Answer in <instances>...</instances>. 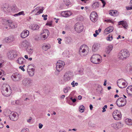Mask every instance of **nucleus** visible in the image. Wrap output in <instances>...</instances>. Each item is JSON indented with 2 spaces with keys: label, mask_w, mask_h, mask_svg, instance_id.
Wrapping results in <instances>:
<instances>
[{
  "label": "nucleus",
  "mask_w": 132,
  "mask_h": 132,
  "mask_svg": "<svg viewBox=\"0 0 132 132\" xmlns=\"http://www.w3.org/2000/svg\"><path fill=\"white\" fill-rule=\"evenodd\" d=\"M101 56L98 54H94L90 58L91 62L95 64H98L100 63L101 61L99 58Z\"/></svg>",
  "instance_id": "1"
},
{
  "label": "nucleus",
  "mask_w": 132,
  "mask_h": 132,
  "mask_svg": "<svg viewBox=\"0 0 132 132\" xmlns=\"http://www.w3.org/2000/svg\"><path fill=\"white\" fill-rule=\"evenodd\" d=\"M129 55V54L128 51L122 50L119 52L118 57L119 59L123 60V59L127 58Z\"/></svg>",
  "instance_id": "2"
},
{
  "label": "nucleus",
  "mask_w": 132,
  "mask_h": 132,
  "mask_svg": "<svg viewBox=\"0 0 132 132\" xmlns=\"http://www.w3.org/2000/svg\"><path fill=\"white\" fill-rule=\"evenodd\" d=\"M116 104L119 107L124 106L126 104V100L125 98L123 97L119 98L117 100Z\"/></svg>",
  "instance_id": "3"
},
{
  "label": "nucleus",
  "mask_w": 132,
  "mask_h": 132,
  "mask_svg": "<svg viewBox=\"0 0 132 132\" xmlns=\"http://www.w3.org/2000/svg\"><path fill=\"white\" fill-rule=\"evenodd\" d=\"M11 78L13 81L17 82L21 80L22 76L20 74L18 73H15L12 75Z\"/></svg>",
  "instance_id": "4"
},
{
  "label": "nucleus",
  "mask_w": 132,
  "mask_h": 132,
  "mask_svg": "<svg viewBox=\"0 0 132 132\" xmlns=\"http://www.w3.org/2000/svg\"><path fill=\"white\" fill-rule=\"evenodd\" d=\"M56 68L57 70L59 72H60L63 68L65 65V63L64 62L61 61H57L56 64Z\"/></svg>",
  "instance_id": "5"
},
{
  "label": "nucleus",
  "mask_w": 132,
  "mask_h": 132,
  "mask_svg": "<svg viewBox=\"0 0 132 132\" xmlns=\"http://www.w3.org/2000/svg\"><path fill=\"white\" fill-rule=\"evenodd\" d=\"M32 80L29 78H24L22 80V84L24 86L29 87L31 85Z\"/></svg>",
  "instance_id": "6"
},
{
  "label": "nucleus",
  "mask_w": 132,
  "mask_h": 132,
  "mask_svg": "<svg viewBox=\"0 0 132 132\" xmlns=\"http://www.w3.org/2000/svg\"><path fill=\"white\" fill-rule=\"evenodd\" d=\"M8 87H9L10 90V91H9L8 88L7 87L5 86L3 88V91H2V93L3 94L6 96H10L12 90L10 89V86H8Z\"/></svg>",
  "instance_id": "7"
},
{
  "label": "nucleus",
  "mask_w": 132,
  "mask_h": 132,
  "mask_svg": "<svg viewBox=\"0 0 132 132\" xmlns=\"http://www.w3.org/2000/svg\"><path fill=\"white\" fill-rule=\"evenodd\" d=\"M74 27L75 30L78 33L81 32L83 29V27L82 24H80L78 23H77L75 25Z\"/></svg>",
  "instance_id": "8"
},
{
  "label": "nucleus",
  "mask_w": 132,
  "mask_h": 132,
  "mask_svg": "<svg viewBox=\"0 0 132 132\" xmlns=\"http://www.w3.org/2000/svg\"><path fill=\"white\" fill-rule=\"evenodd\" d=\"M112 116L113 118L116 120H120L121 117V112L118 110L114 111L113 113Z\"/></svg>",
  "instance_id": "9"
},
{
  "label": "nucleus",
  "mask_w": 132,
  "mask_h": 132,
  "mask_svg": "<svg viewBox=\"0 0 132 132\" xmlns=\"http://www.w3.org/2000/svg\"><path fill=\"white\" fill-rule=\"evenodd\" d=\"M98 16L97 13L95 11L92 12L90 15V19L93 22L96 21L97 20Z\"/></svg>",
  "instance_id": "10"
},
{
  "label": "nucleus",
  "mask_w": 132,
  "mask_h": 132,
  "mask_svg": "<svg viewBox=\"0 0 132 132\" xmlns=\"http://www.w3.org/2000/svg\"><path fill=\"white\" fill-rule=\"evenodd\" d=\"M83 47V46L81 45L80 47L79 50V53L80 55L81 56H85L87 55L88 53L89 52V50H88V52L86 51V50L85 48L82 49Z\"/></svg>",
  "instance_id": "11"
},
{
  "label": "nucleus",
  "mask_w": 132,
  "mask_h": 132,
  "mask_svg": "<svg viewBox=\"0 0 132 132\" xmlns=\"http://www.w3.org/2000/svg\"><path fill=\"white\" fill-rule=\"evenodd\" d=\"M8 58L10 59H12L16 57L17 54L16 52L14 51H10L7 53Z\"/></svg>",
  "instance_id": "12"
},
{
  "label": "nucleus",
  "mask_w": 132,
  "mask_h": 132,
  "mask_svg": "<svg viewBox=\"0 0 132 132\" xmlns=\"http://www.w3.org/2000/svg\"><path fill=\"white\" fill-rule=\"evenodd\" d=\"M123 80L122 79H120L117 81V84L118 86L121 88H123L126 86V83L125 82H122L121 81Z\"/></svg>",
  "instance_id": "13"
},
{
  "label": "nucleus",
  "mask_w": 132,
  "mask_h": 132,
  "mask_svg": "<svg viewBox=\"0 0 132 132\" xmlns=\"http://www.w3.org/2000/svg\"><path fill=\"white\" fill-rule=\"evenodd\" d=\"M32 65H29L28 66L27 72L29 76L31 77L33 76L34 74L35 69L31 68Z\"/></svg>",
  "instance_id": "14"
},
{
  "label": "nucleus",
  "mask_w": 132,
  "mask_h": 132,
  "mask_svg": "<svg viewBox=\"0 0 132 132\" xmlns=\"http://www.w3.org/2000/svg\"><path fill=\"white\" fill-rule=\"evenodd\" d=\"M10 119L12 121H16L18 119V117L16 116V113L12 112L9 116Z\"/></svg>",
  "instance_id": "15"
},
{
  "label": "nucleus",
  "mask_w": 132,
  "mask_h": 132,
  "mask_svg": "<svg viewBox=\"0 0 132 132\" xmlns=\"http://www.w3.org/2000/svg\"><path fill=\"white\" fill-rule=\"evenodd\" d=\"M29 45V43L27 41L24 40L21 43V44L20 45V47L22 48H26V49L27 48H28Z\"/></svg>",
  "instance_id": "16"
},
{
  "label": "nucleus",
  "mask_w": 132,
  "mask_h": 132,
  "mask_svg": "<svg viewBox=\"0 0 132 132\" xmlns=\"http://www.w3.org/2000/svg\"><path fill=\"white\" fill-rule=\"evenodd\" d=\"M29 34V31L27 30H25L22 32L21 34V37L22 38H25L28 36Z\"/></svg>",
  "instance_id": "17"
},
{
  "label": "nucleus",
  "mask_w": 132,
  "mask_h": 132,
  "mask_svg": "<svg viewBox=\"0 0 132 132\" xmlns=\"http://www.w3.org/2000/svg\"><path fill=\"white\" fill-rule=\"evenodd\" d=\"M14 39L11 36L5 38L4 40V41L7 43H10L13 42Z\"/></svg>",
  "instance_id": "18"
},
{
  "label": "nucleus",
  "mask_w": 132,
  "mask_h": 132,
  "mask_svg": "<svg viewBox=\"0 0 132 132\" xmlns=\"http://www.w3.org/2000/svg\"><path fill=\"white\" fill-rule=\"evenodd\" d=\"M100 46V44L98 43H95L93 46V51L95 52L97 51Z\"/></svg>",
  "instance_id": "19"
},
{
  "label": "nucleus",
  "mask_w": 132,
  "mask_h": 132,
  "mask_svg": "<svg viewBox=\"0 0 132 132\" xmlns=\"http://www.w3.org/2000/svg\"><path fill=\"white\" fill-rule=\"evenodd\" d=\"M118 24L122 25V26L125 29H127L128 26L127 23L126 21H119L118 23Z\"/></svg>",
  "instance_id": "20"
},
{
  "label": "nucleus",
  "mask_w": 132,
  "mask_h": 132,
  "mask_svg": "<svg viewBox=\"0 0 132 132\" xmlns=\"http://www.w3.org/2000/svg\"><path fill=\"white\" fill-rule=\"evenodd\" d=\"M113 30V28L112 26H110L106 29L104 30V32L107 34L112 31Z\"/></svg>",
  "instance_id": "21"
},
{
  "label": "nucleus",
  "mask_w": 132,
  "mask_h": 132,
  "mask_svg": "<svg viewBox=\"0 0 132 132\" xmlns=\"http://www.w3.org/2000/svg\"><path fill=\"white\" fill-rule=\"evenodd\" d=\"M113 46L112 45H109L106 48L105 50V52L107 54H109L111 50H112L113 48Z\"/></svg>",
  "instance_id": "22"
},
{
  "label": "nucleus",
  "mask_w": 132,
  "mask_h": 132,
  "mask_svg": "<svg viewBox=\"0 0 132 132\" xmlns=\"http://www.w3.org/2000/svg\"><path fill=\"white\" fill-rule=\"evenodd\" d=\"M30 28L34 30H38L39 28L38 25L36 24H33L29 26Z\"/></svg>",
  "instance_id": "23"
},
{
  "label": "nucleus",
  "mask_w": 132,
  "mask_h": 132,
  "mask_svg": "<svg viewBox=\"0 0 132 132\" xmlns=\"http://www.w3.org/2000/svg\"><path fill=\"white\" fill-rule=\"evenodd\" d=\"M25 60L22 57L19 58L17 61V62L19 64H23Z\"/></svg>",
  "instance_id": "24"
},
{
  "label": "nucleus",
  "mask_w": 132,
  "mask_h": 132,
  "mask_svg": "<svg viewBox=\"0 0 132 132\" xmlns=\"http://www.w3.org/2000/svg\"><path fill=\"white\" fill-rule=\"evenodd\" d=\"M7 22L9 24V26L12 28H15V25L12 23V22L11 20H7Z\"/></svg>",
  "instance_id": "25"
},
{
  "label": "nucleus",
  "mask_w": 132,
  "mask_h": 132,
  "mask_svg": "<svg viewBox=\"0 0 132 132\" xmlns=\"http://www.w3.org/2000/svg\"><path fill=\"white\" fill-rule=\"evenodd\" d=\"M72 40V39L70 37H66L65 38V43L67 44H69L71 43Z\"/></svg>",
  "instance_id": "26"
},
{
  "label": "nucleus",
  "mask_w": 132,
  "mask_h": 132,
  "mask_svg": "<svg viewBox=\"0 0 132 132\" xmlns=\"http://www.w3.org/2000/svg\"><path fill=\"white\" fill-rule=\"evenodd\" d=\"M99 6V3L97 2L94 3L92 5V7L94 9L98 7Z\"/></svg>",
  "instance_id": "27"
},
{
  "label": "nucleus",
  "mask_w": 132,
  "mask_h": 132,
  "mask_svg": "<svg viewBox=\"0 0 132 132\" xmlns=\"http://www.w3.org/2000/svg\"><path fill=\"white\" fill-rule=\"evenodd\" d=\"M11 10L13 12H16L18 11V9L17 7L15 5H13L11 7Z\"/></svg>",
  "instance_id": "28"
},
{
  "label": "nucleus",
  "mask_w": 132,
  "mask_h": 132,
  "mask_svg": "<svg viewBox=\"0 0 132 132\" xmlns=\"http://www.w3.org/2000/svg\"><path fill=\"white\" fill-rule=\"evenodd\" d=\"M44 33H46V34H47L46 35L45 34L43 36V37L44 38H47V36H48L49 34V32L48 30L47 29H45L44 30Z\"/></svg>",
  "instance_id": "29"
},
{
  "label": "nucleus",
  "mask_w": 132,
  "mask_h": 132,
  "mask_svg": "<svg viewBox=\"0 0 132 132\" xmlns=\"http://www.w3.org/2000/svg\"><path fill=\"white\" fill-rule=\"evenodd\" d=\"M125 122L128 125H132V120L128 119L126 120Z\"/></svg>",
  "instance_id": "30"
},
{
  "label": "nucleus",
  "mask_w": 132,
  "mask_h": 132,
  "mask_svg": "<svg viewBox=\"0 0 132 132\" xmlns=\"http://www.w3.org/2000/svg\"><path fill=\"white\" fill-rule=\"evenodd\" d=\"M126 69L127 72H130L132 71V67L130 65H128L126 68Z\"/></svg>",
  "instance_id": "31"
},
{
  "label": "nucleus",
  "mask_w": 132,
  "mask_h": 132,
  "mask_svg": "<svg viewBox=\"0 0 132 132\" xmlns=\"http://www.w3.org/2000/svg\"><path fill=\"white\" fill-rule=\"evenodd\" d=\"M25 15V14L24 13V12L23 11H21L18 13H16L15 14L13 15V16H18L19 15Z\"/></svg>",
  "instance_id": "32"
},
{
  "label": "nucleus",
  "mask_w": 132,
  "mask_h": 132,
  "mask_svg": "<svg viewBox=\"0 0 132 132\" xmlns=\"http://www.w3.org/2000/svg\"><path fill=\"white\" fill-rule=\"evenodd\" d=\"M117 127V129L123 127V125L120 122H118L116 123Z\"/></svg>",
  "instance_id": "33"
},
{
  "label": "nucleus",
  "mask_w": 132,
  "mask_h": 132,
  "mask_svg": "<svg viewBox=\"0 0 132 132\" xmlns=\"http://www.w3.org/2000/svg\"><path fill=\"white\" fill-rule=\"evenodd\" d=\"M72 14L71 12L70 11H65V17H68L70 16Z\"/></svg>",
  "instance_id": "34"
},
{
  "label": "nucleus",
  "mask_w": 132,
  "mask_h": 132,
  "mask_svg": "<svg viewBox=\"0 0 132 132\" xmlns=\"http://www.w3.org/2000/svg\"><path fill=\"white\" fill-rule=\"evenodd\" d=\"M26 50L30 54H31L33 52V49H31L30 47L27 48Z\"/></svg>",
  "instance_id": "35"
},
{
  "label": "nucleus",
  "mask_w": 132,
  "mask_h": 132,
  "mask_svg": "<svg viewBox=\"0 0 132 132\" xmlns=\"http://www.w3.org/2000/svg\"><path fill=\"white\" fill-rule=\"evenodd\" d=\"M113 39L112 36L111 35H109L106 38V39L108 41H110Z\"/></svg>",
  "instance_id": "36"
},
{
  "label": "nucleus",
  "mask_w": 132,
  "mask_h": 132,
  "mask_svg": "<svg viewBox=\"0 0 132 132\" xmlns=\"http://www.w3.org/2000/svg\"><path fill=\"white\" fill-rule=\"evenodd\" d=\"M84 108H85V107L83 105H81L79 107V111L81 112V113L84 112Z\"/></svg>",
  "instance_id": "37"
},
{
  "label": "nucleus",
  "mask_w": 132,
  "mask_h": 132,
  "mask_svg": "<svg viewBox=\"0 0 132 132\" xmlns=\"http://www.w3.org/2000/svg\"><path fill=\"white\" fill-rule=\"evenodd\" d=\"M67 75L71 78L72 76V73L69 71H67L64 75V77H66L67 76Z\"/></svg>",
  "instance_id": "38"
},
{
  "label": "nucleus",
  "mask_w": 132,
  "mask_h": 132,
  "mask_svg": "<svg viewBox=\"0 0 132 132\" xmlns=\"http://www.w3.org/2000/svg\"><path fill=\"white\" fill-rule=\"evenodd\" d=\"M111 127L113 128L114 129L117 130V124L116 123H113L110 125Z\"/></svg>",
  "instance_id": "39"
},
{
  "label": "nucleus",
  "mask_w": 132,
  "mask_h": 132,
  "mask_svg": "<svg viewBox=\"0 0 132 132\" xmlns=\"http://www.w3.org/2000/svg\"><path fill=\"white\" fill-rule=\"evenodd\" d=\"M43 8V7L42 9H39V10L35 14L36 15H38L40 13H42L44 10Z\"/></svg>",
  "instance_id": "40"
},
{
  "label": "nucleus",
  "mask_w": 132,
  "mask_h": 132,
  "mask_svg": "<svg viewBox=\"0 0 132 132\" xmlns=\"http://www.w3.org/2000/svg\"><path fill=\"white\" fill-rule=\"evenodd\" d=\"M63 77V79H62L60 81V84H64L66 81H67V80Z\"/></svg>",
  "instance_id": "41"
},
{
  "label": "nucleus",
  "mask_w": 132,
  "mask_h": 132,
  "mask_svg": "<svg viewBox=\"0 0 132 132\" xmlns=\"http://www.w3.org/2000/svg\"><path fill=\"white\" fill-rule=\"evenodd\" d=\"M42 47L43 50H45V51H46L48 49L50 48V46L48 45H44Z\"/></svg>",
  "instance_id": "42"
},
{
  "label": "nucleus",
  "mask_w": 132,
  "mask_h": 132,
  "mask_svg": "<svg viewBox=\"0 0 132 132\" xmlns=\"http://www.w3.org/2000/svg\"><path fill=\"white\" fill-rule=\"evenodd\" d=\"M113 16H117L118 15V11H117L113 10Z\"/></svg>",
  "instance_id": "43"
},
{
  "label": "nucleus",
  "mask_w": 132,
  "mask_h": 132,
  "mask_svg": "<svg viewBox=\"0 0 132 132\" xmlns=\"http://www.w3.org/2000/svg\"><path fill=\"white\" fill-rule=\"evenodd\" d=\"M10 9V7H7V8H6L5 7H4L3 8V10L4 11V12H6L7 11L8 12H10V11L9 10H9Z\"/></svg>",
  "instance_id": "44"
},
{
  "label": "nucleus",
  "mask_w": 132,
  "mask_h": 132,
  "mask_svg": "<svg viewBox=\"0 0 132 132\" xmlns=\"http://www.w3.org/2000/svg\"><path fill=\"white\" fill-rule=\"evenodd\" d=\"M69 89V88L68 87H66L64 89L63 91L65 93H67L68 92Z\"/></svg>",
  "instance_id": "45"
},
{
  "label": "nucleus",
  "mask_w": 132,
  "mask_h": 132,
  "mask_svg": "<svg viewBox=\"0 0 132 132\" xmlns=\"http://www.w3.org/2000/svg\"><path fill=\"white\" fill-rule=\"evenodd\" d=\"M64 2L66 5L68 6L69 5V2L68 0H64Z\"/></svg>",
  "instance_id": "46"
},
{
  "label": "nucleus",
  "mask_w": 132,
  "mask_h": 132,
  "mask_svg": "<svg viewBox=\"0 0 132 132\" xmlns=\"http://www.w3.org/2000/svg\"><path fill=\"white\" fill-rule=\"evenodd\" d=\"M29 130L28 128H25L22 129L21 132H29Z\"/></svg>",
  "instance_id": "47"
},
{
  "label": "nucleus",
  "mask_w": 132,
  "mask_h": 132,
  "mask_svg": "<svg viewBox=\"0 0 132 132\" xmlns=\"http://www.w3.org/2000/svg\"><path fill=\"white\" fill-rule=\"evenodd\" d=\"M66 77H63L65 78V80H66L67 81L69 80L71 78V77H70L68 76L67 75Z\"/></svg>",
  "instance_id": "48"
},
{
  "label": "nucleus",
  "mask_w": 132,
  "mask_h": 132,
  "mask_svg": "<svg viewBox=\"0 0 132 132\" xmlns=\"http://www.w3.org/2000/svg\"><path fill=\"white\" fill-rule=\"evenodd\" d=\"M47 14L44 15L43 14L42 15V16L44 18L43 19L44 20H46L47 19Z\"/></svg>",
  "instance_id": "49"
},
{
  "label": "nucleus",
  "mask_w": 132,
  "mask_h": 132,
  "mask_svg": "<svg viewBox=\"0 0 132 132\" xmlns=\"http://www.w3.org/2000/svg\"><path fill=\"white\" fill-rule=\"evenodd\" d=\"M2 74H3V75H4L5 74V72L3 70L0 69V75H1Z\"/></svg>",
  "instance_id": "50"
},
{
  "label": "nucleus",
  "mask_w": 132,
  "mask_h": 132,
  "mask_svg": "<svg viewBox=\"0 0 132 132\" xmlns=\"http://www.w3.org/2000/svg\"><path fill=\"white\" fill-rule=\"evenodd\" d=\"M104 21L105 22H111L112 23H113V22L112 20H104Z\"/></svg>",
  "instance_id": "51"
},
{
  "label": "nucleus",
  "mask_w": 132,
  "mask_h": 132,
  "mask_svg": "<svg viewBox=\"0 0 132 132\" xmlns=\"http://www.w3.org/2000/svg\"><path fill=\"white\" fill-rule=\"evenodd\" d=\"M65 11L62 12L61 13V16L63 17H65Z\"/></svg>",
  "instance_id": "52"
},
{
  "label": "nucleus",
  "mask_w": 132,
  "mask_h": 132,
  "mask_svg": "<svg viewBox=\"0 0 132 132\" xmlns=\"http://www.w3.org/2000/svg\"><path fill=\"white\" fill-rule=\"evenodd\" d=\"M52 21L50 22L49 23H47L46 25L51 26L52 25Z\"/></svg>",
  "instance_id": "53"
},
{
  "label": "nucleus",
  "mask_w": 132,
  "mask_h": 132,
  "mask_svg": "<svg viewBox=\"0 0 132 132\" xmlns=\"http://www.w3.org/2000/svg\"><path fill=\"white\" fill-rule=\"evenodd\" d=\"M39 7H37L34 10H32V11L31 13H32L33 12H34V11H38L39 10Z\"/></svg>",
  "instance_id": "54"
},
{
  "label": "nucleus",
  "mask_w": 132,
  "mask_h": 132,
  "mask_svg": "<svg viewBox=\"0 0 132 132\" xmlns=\"http://www.w3.org/2000/svg\"><path fill=\"white\" fill-rule=\"evenodd\" d=\"M126 9L127 10H129L132 9V5L130 7H126Z\"/></svg>",
  "instance_id": "55"
},
{
  "label": "nucleus",
  "mask_w": 132,
  "mask_h": 132,
  "mask_svg": "<svg viewBox=\"0 0 132 132\" xmlns=\"http://www.w3.org/2000/svg\"><path fill=\"white\" fill-rule=\"evenodd\" d=\"M102 3H103V6H102V7H104L105 6V4H106V2H105L103 0V1H102Z\"/></svg>",
  "instance_id": "56"
},
{
  "label": "nucleus",
  "mask_w": 132,
  "mask_h": 132,
  "mask_svg": "<svg viewBox=\"0 0 132 132\" xmlns=\"http://www.w3.org/2000/svg\"><path fill=\"white\" fill-rule=\"evenodd\" d=\"M57 40L59 41L58 43L59 44H61V41H62V39L61 38H58L57 39Z\"/></svg>",
  "instance_id": "57"
},
{
  "label": "nucleus",
  "mask_w": 132,
  "mask_h": 132,
  "mask_svg": "<svg viewBox=\"0 0 132 132\" xmlns=\"http://www.w3.org/2000/svg\"><path fill=\"white\" fill-rule=\"evenodd\" d=\"M43 125L41 124V123H39V129H41Z\"/></svg>",
  "instance_id": "58"
},
{
  "label": "nucleus",
  "mask_w": 132,
  "mask_h": 132,
  "mask_svg": "<svg viewBox=\"0 0 132 132\" xmlns=\"http://www.w3.org/2000/svg\"><path fill=\"white\" fill-rule=\"evenodd\" d=\"M19 103V101L18 100H16L15 101V104H18Z\"/></svg>",
  "instance_id": "59"
},
{
  "label": "nucleus",
  "mask_w": 132,
  "mask_h": 132,
  "mask_svg": "<svg viewBox=\"0 0 132 132\" xmlns=\"http://www.w3.org/2000/svg\"><path fill=\"white\" fill-rule=\"evenodd\" d=\"M19 68L22 70L23 71H24L25 70V69L23 68V67H22V66L19 67Z\"/></svg>",
  "instance_id": "60"
},
{
  "label": "nucleus",
  "mask_w": 132,
  "mask_h": 132,
  "mask_svg": "<svg viewBox=\"0 0 132 132\" xmlns=\"http://www.w3.org/2000/svg\"><path fill=\"white\" fill-rule=\"evenodd\" d=\"M113 10H110L109 11V14L113 16Z\"/></svg>",
  "instance_id": "61"
},
{
  "label": "nucleus",
  "mask_w": 132,
  "mask_h": 132,
  "mask_svg": "<svg viewBox=\"0 0 132 132\" xmlns=\"http://www.w3.org/2000/svg\"><path fill=\"white\" fill-rule=\"evenodd\" d=\"M3 127V124L2 123H0V128H2Z\"/></svg>",
  "instance_id": "62"
},
{
  "label": "nucleus",
  "mask_w": 132,
  "mask_h": 132,
  "mask_svg": "<svg viewBox=\"0 0 132 132\" xmlns=\"http://www.w3.org/2000/svg\"><path fill=\"white\" fill-rule=\"evenodd\" d=\"M78 99L79 100H81L82 98V97L81 95L78 96Z\"/></svg>",
  "instance_id": "63"
},
{
  "label": "nucleus",
  "mask_w": 132,
  "mask_h": 132,
  "mask_svg": "<svg viewBox=\"0 0 132 132\" xmlns=\"http://www.w3.org/2000/svg\"><path fill=\"white\" fill-rule=\"evenodd\" d=\"M90 109V110H92L93 109V106L92 104H90L89 105Z\"/></svg>",
  "instance_id": "64"
}]
</instances>
